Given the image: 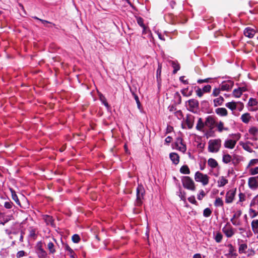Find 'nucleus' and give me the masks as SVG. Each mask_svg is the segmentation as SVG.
<instances>
[{"label":"nucleus","mask_w":258,"mask_h":258,"mask_svg":"<svg viewBox=\"0 0 258 258\" xmlns=\"http://www.w3.org/2000/svg\"><path fill=\"white\" fill-rule=\"evenodd\" d=\"M221 146V139L210 140L208 142V151L211 153H217L219 151Z\"/></svg>","instance_id":"1"},{"label":"nucleus","mask_w":258,"mask_h":258,"mask_svg":"<svg viewBox=\"0 0 258 258\" xmlns=\"http://www.w3.org/2000/svg\"><path fill=\"white\" fill-rule=\"evenodd\" d=\"M183 186L184 188L191 190H195V183L189 176H183L181 179Z\"/></svg>","instance_id":"2"},{"label":"nucleus","mask_w":258,"mask_h":258,"mask_svg":"<svg viewBox=\"0 0 258 258\" xmlns=\"http://www.w3.org/2000/svg\"><path fill=\"white\" fill-rule=\"evenodd\" d=\"M195 179L197 182H201L203 185H206L209 183V177L207 175L197 171L195 175Z\"/></svg>","instance_id":"3"},{"label":"nucleus","mask_w":258,"mask_h":258,"mask_svg":"<svg viewBox=\"0 0 258 258\" xmlns=\"http://www.w3.org/2000/svg\"><path fill=\"white\" fill-rule=\"evenodd\" d=\"M222 230L227 238L232 237L236 231V230L232 227L229 223H227L222 228Z\"/></svg>","instance_id":"4"},{"label":"nucleus","mask_w":258,"mask_h":258,"mask_svg":"<svg viewBox=\"0 0 258 258\" xmlns=\"http://www.w3.org/2000/svg\"><path fill=\"white\" fill-rule=\"evenodd\" d=\"M144 190L142 186H139L137 188V199L136 205L137 206H140L142 203V200L143 198Z\"/></svg>","instance_id":"5"},{"label":"nucleus","mask_w":258,"mask_h":258,"mask_svg":"<svg viewBox=\"0 0 258 258\" xmlns=\"http://www.w3.org/2000/svg\"><path fill=\"white\" fill-rule=\"evenodd\" d=\"M175 145L176 149L182 153H184L186 150V145L183 143L182 139L180 137L176 139Z\"/></svg>","instance_id":"6"},{"label":"nucleus","mask_w":258,"mask_h":258,"mask_svg":"<svg viewBox=\"0 0 258 258\" xmlns=\"http://www.w3.org/2000/svg\"><path fill=\"white\" fill-rule=\"evenodd\" d=\"M198 106V101L194 99L189 100L186 103V107H187V109L192 112H194L195 109H197Z\"/></svg>","instance_id":"7"},{"label":"nucleus","mask_w":258,"mask_h":258,"mask_svg":"<svg viewBox=\"0 0 258 258\" xmlns=\"http://www.w3.org/2000/svg\"><path fill=\"white\" fill-rule=\"evenodd\" d=\"M236 189H231L228 190L226 194L225 197V202L227 204L231 203L236 195Z\"/></svg>","instance_id":"8"},{"label":"nucleus","mask_w":258,"mask_h":258,"mask_svg":"<svg viewBox=\"0 0 258 258\" xmlns=\"http://www.w3.org/2000/svg\"><path fill=\"white\" fill-rule=\"evenodd\" d=\"M248 184L250 188L255 190L258 187V176L249 178Z\"/></svg>","instance_id":"9"},{"label":"nucleus","mask_w":258,"mask_h":258,"mask_svg":"<svg viewBox=\"0 0 258 258\" xmlns=\"http://www.w3.org/2000/svg\"><path fill=\"white\" fill-rule=\"evenodd\" d=\"M233 85L234 83L233 81L228 80L226 82H223L221 85L220 88L222 91H229L232 89Z\"/></svg>","instance_id":"10"},{"label":"nucleus","mask_w":258,"mask_h":258,"mask_svg":"<svg viewBox=\"0 0 258 258\" xmlns=\"http://www.w3.org/2000/svg\"><path fill=\"white\" fill-rule=\"evenodd\" d=\"M228 247H229V251L228 253L225 254V256L227 258H236L237 254L235 252L236 250L233 246L231 244H229L228 245Z\"/></svg>","instance_id":"11"},{"label":"nucleus","mask_w":258,"mask_h":258,"mask_svg":"<svg viewBox=\"0 0 258 258\" xmlns=\"http://www.w3.org/2000/svg\"><path fill=\"white\" fill-rule=\"evenodd\" d=\"M215 123V120L214 117L212 116H208L205 120V125L210 128L213 129L214 125Z\"/></svg>","instance_id":"12"},{"label":"nucleus","mask_w":258,"mask_h":258,"mask_svg":"<svg viewBox=\"0 0 258 258\" xmlns=\"http://www.w3.org/2000/svg\"><path fill=\"white\" fill-rule=\"evenodd\" d=\"M255 29L250 27L246 28L244 31V35L246 37H248L249 38H252L255 35Z\"/></svg>","instance_id":"13"},{"label":"nucleus","mask_w":258,"mask_h":258,"mask_svg":"<svg viewBox=\"0 0 258 258\" xmlns=\"http://www.w3.org/2000/svg\"><path fill=\"white\" fill-rule=\"evenodd\" d=\"M236 144V141L232 140V139H228L226 140L224 144V146L225 148L228 149H233Z\"/></svg>","instance_id":"14"},{"label":"nucleus","mask_w":258,"mask_h":258,"mask_svg":"<svg viewBox=\"0 0 258 258\" xmlns=\"http://www.w3.org/2000/svg\"><path fill=\"white\" fill-rule=\"evenodd\" d=\"M194 116L190 114H188L186 116L185 119V123L187 124L189 129L193 127L194 123Z\"/></svg>","instance_id":"15"},{"label":"nucleus","mask_w":258,"mask_h":258,"mask_svg":"<svg viewBox=\"0 0 258 258\" xmlns=\"http://www.w3.org/2000/svg\"><path fill=\"white\" fill-rule=\"evenodd\" d=\"M215 112L221 116H226L228 114L227 110L225 108H218L216 109Z\"/></svg>","instance_id":"16"},{"label":"nucleus","mask_w":258,"mask_h":258,"mask_svg":"<svg viewBox=\"0 0 258 258\" xmlns=\"http://www.w3.org/2000/svg\"><path fill=\"white\" fill-rule=\"evenodd\" d=\"M170 158L174 164H177L179 161V156L175 153L170 154Z\"/></svg>","instance_id":"17"},{"label":"nucleus","mask_w":258,"mask_h":258,"mask_svg":"<svg viewBox=\"0 0 258 258\" xmlns=\"http://www.w3.org/2000/svg\"><path fill=\"white\" fill-rule=\"evenodd\" d=\"M251 228L253 232L255 234H258V220H253L251 222Z\"/></svg>","instance_id":"18"},{"label":"nucleus","mask_w":258,"mask_h":258,"mask_svg":"<svg viewBox=\"0 0 258 258\" xmlns=\"http://www.w3.org/2000/svg\"><path fill=\"white\" fill-rule=\"evenodd\" d=\"M43 219L47 225H53V219L52 217L50 216L45 215L43 216Z\"/></svg>","instance_id":"19"},{"label":"nucleus","mask_w":258,"mask_h":258,"mask_svg":"<svg viewBox=\"0 0 258 258\" xmlns=\"http://www.w3.org/2000/svg\"><path fill=\"white\" fill-rule=\"evenodd\" d=\"M224 101V99L223 97L220 96L213 100L214 106L215 107L222 105Z\"/></svg>","instance_id":"20"},{"label":"nucleus","mask_w":258,"mask_h":258,"mask_svg":"<svg viewBox=\"0 0 258 258\" xmlns=\"http://www.w3.org/2000/svg\"><path fill=\"white\" fill-rule=\"evenodd\" d=\"M205 125V122H204L201 118H199L196 125V128L198 131H202Z\"/></svg>","instance_id":"21"},{"label":"nucleus","mask_w":258,"mask_h":258,"mask_svg":"<svg viewBox=\"0 0 258 258\" xmlns=\"http://www.w3.org/2000/svg\"><path fill=\"white\" fill-rule=\"evenodd\" d=\"M228 183V180L226 179L224 177L221 176L220 177L218 181V185L219 187L224 186L225 184Z\"/></svg>","instance_id":"22"},{"label":"nucleus","mask_w":258,"mask_h":258,"mask_svg":"<svg viewBox=\"0 0 258 258\" xmlns=\"http://www.w3.org/2000/svg\"><path fill=\"white\" fill-rule=\"evenodd\" d=\"M225 106L229 109L233 111L237 108V103L234 101L228 102L225 104Z\"/></svg>","instance_id":"23"},{"label":"nucleus","mask_w":258,"mask_h":258,"mask_svg":"<svg viewBox=\"0 0 258 258\" xmlns=\"http://www.w3.org/2000/svg\"><path fill=\"white\" fill-rule=\"evenodd\" d=\"M208 164L212 168H216L218 166V162L213 158H210L208 160Z\"/></svg>","instance_id":"24"},{"label":"nucleus","mask_w":258,"mask_h":258,"mask_svg":"<svg viewBox=\"0 0 258 258\" xmlns=\"http://www.w3.org/2000/svg\"><path fill=\"white\" fill-rule=\"evenodd\" d=\"M38 258H46L47 254L46 251L43 249L36 251Z\"/></svg>","instance_id":"25"},{"label":"nucleus","mask_w":258,"mask_h":258,"mask_svg":"<svg viewBox=\"0 0 258 258\" xmlns=\"http://www.w3.org/2000/svg\"><path fill=\"white\" fill-rule=\"evenodd\" d=\"M47 248L49 250V253L53 254L55 252L54 245L52 242H49L47 245Z\"/></svg>","instance_id":"26"},{"label":"nucleus","mask_w":258,"mask_h":258,"mask_svg":"<svg viewBox=\"0 0 258 258\" xmlns=\"http://www.w3.org/2000/svg\"><path fill=\"white\" fill-rule=\"evenodd\" d=\"M171 65H172V67L174 68V70L173 71V73L174 74H175L180 69L179 64L177 62H175L174 61H171Z\"/></svg>","instance_id":"27"},{"label":"nucleus","mask_w":258,"mask_h":258,"mask_svg":"<svg viewBox=\"0 0 258 258\" xmlns=\"http://www.w3.org/2000/svg\"><path fill=\"white\" fill-rule=\"evenodd\" d=\"M11 191L12 194V199L15 201L18 205H20V202L18 198L17 195L16 194V192L12 189H11Z\"/></svg>","instance_id":"28"},{"label":"nucleus","mask_w":258,"mask_h":258,"mask_svg":"<svg viewBox=\"0 0 258 258\" xmlns=\"http://www.w3.org/2000/svg\"><path fill=\"white\" fill-rule=\"evenodd\" d=\"M180 172L182 174H189L190 173L189 169L187 165H183L181 166L180 169Z\"/></svg>","instance_id":"29"},{"label":"nucleus","mask_w":258,"mask_h":258,"mask_svg":"<svg viewBox=\"0 0 258 258\" xmlns=\"http://www.w3.org/2000/svg\"><path fill=\"white\" fill-rule=\"evenodd\" d=\"M247 248V245L246 243H243L239 245L238 252L240 253H244L246 252L245 250Z\"/></svg>","instance_id":"30"},{"label":"nucleus","mask_w":258,"mask_h":258,"mask_svg":"<svg viewBox=\"0 0 258 258\" xmlns=\"http://www.w3.org/2000/svg\"><path fill=\"white\" fill-rule=\"evenodd\" d=\"M217 127L218 128V131L219 132H222L223 130L228 131V128L227 127H224V123L222 121H220L217 124Z\"/></svg>","instance_id":"31"},{"label":"nucleus","mask_w":258,"mask_h":258,"mask_svg":"<svg viewBox=\"0 0 258 258\" xmlns=\"http://www.w3.org/2000/svg\"><path fill=\"white\" fill-rule=\"evenodd\" d=\"M250 117L249 113H245L241 115V118L243 122L248 123L249 121Z\"/></svg>","instance_id":"32"},{"label":"nucleus","mask_w":258,"mask_h":258,"mask_svg":"<svg viewBox=\"0 0 258 258\" xmlns=\"http://www.w3.org/2000/svg\"><path fill=\"white\" fill-rule=\"evenodd\" d=\"M232 157L229 154H225L223 156L222 161L225 163H228L231 160Z\"/></svg>","instance_id":"33"},{"label":"nucleus","mask_w":258,"mask_h":258,"mask_svg":"<svg viewBox=\"0 0 258 258\" xmlns=\"http://www.w3.org/2000/svg\"><path fill=\"white\" fill-rule=\"evenodd\" d=\"M137 23L141 27H142L143 28V33H145L146 28L144 24L143 19L141 17L138 18H137Z\"/></svg>","instance_id":"34"},{"label":"nucleus","mask_w":258,"mask_h":258,"mask_svg":"<svg viewBox=\"0 0 258 258\" xmlns=\"http://www.w3.org/2000/svg\"><path fill=\"white\" fill-rule=\"evenodd\" d=\"M230 221L232 223V224L235 226H239L242 224V222L239 218L235 219H230Z\"/></svg>","instance_id":"35"},{"label":"nucleus","mask_w":258,"mask_h":258,"mask_svg":"<svg viewBox=\"0 0 258 258\" xmlns=\"http://www.w3.org/2000/svg\"><path fill=\"white\" fill-rule=\"evenodd\" d=\"M242 94V93L239 88L234 89L233 91V95L236 98H239Z\"/></svg>","instance_id":"36"},{"label":"nucleus","mask_w":258,"mask_h":258,"mask_svg":"<svg viewBox=\"0 0 258 258\" xmlns=\"http://www.w3.org/2000/svg\"><path fill=\"white\" fill-rule=\"evenodd\" d=\"M222 238H223L222 234L220 232H217L214 238H215V241L217 242L220 243L221 241Z\"/></svg>","instance_id":"37"},{"label":"nucleus","mask_w":258,"mask_h":258,"mask_svg":"<svg viewBox=\"0 0 258 258\" xmlns=\"http://www.w3.org/2000/svg\"><path fill=\"white\" fill-rule=\"evenodd\" d=\"M214 205L216 207H221L223 205V202L221 198H216Z\"/></svg>","instance_id":"38"},{"label":"nucleus","mask_w":258,"mask_h":258,"mask_svg":"<svg viewBox=\"0 0 258 258\" xmlns=\"http://www.w3.org/2000/svg\"><path fill=\"white\" fill-rule=\"evenodd\" d=\"M27 255V253L24 250L19 251L16 254L17 258H21L24 256H26Z\"/></svg>","instance_id":"39"},{"label":"nucleus","mask_w":258,"mask_h":258,"mask_svg":"<svg viewBox=\"0 0 258 258\" xmlns=\"http://www.w3.org/2000/svg\"><path fill=\"white\" fill-rule=\"evenodd\" d=\"M99 98H100V100L103 103V104L107 108H108L109 107V105H108V103H107V101L106 100L105 97L103 95L101 94V95H100Z\"/></svg>","instance_id":"40"},{"label":"nucleus","mask_w":258,"mask_h":258,"mask_svg":"<svg viewBox=\"0 0 258 258\" xmlns=\"http://www.w3.org/2000/svg\"><path fill=\"white\" fill-rule=\"evenodd\" d=\"M212 213V211L210 208H207L204 210L203 215L205 217H209Z\"/></svg>","instance_id":"41"},{"label":"nucleus","mask_w":258,"mask_h":258,"mask_svg":"<svg viewBox=\"0 0 258 258\" xmlns=\"http://www.w3.org/2000/svg\"><path fill=\"white\" fill-rule=\"evenodd\" d=\"M249 215L251 218H254L258 215V212H256L252 209H250Z\"/></svg>","instance_id":"42"},{"label":"nucleus","mask_w":258,"mask_h":258,"mask_svg":"<svg viewBox=\"0 0 258 258\" xmlns=\"http://www.w3.org/2000/svg\"><path fill=\"white\" fill-rule=\"evenodd\" d=\"M242 214V212L240 210L237 211L236 213H234L233 217L231 219H238L240 218Z\"/></svg>","instance_id":"43"},{"label":"nucleus","mask_w":258,"mask_h":258,"mask_svg":"<svg viewBox=\"0 0 258 258\" xmlns=\"http://www.w3.org/2000/svg\"><path fill=\"white\" fill-rule=\"evenodd\" d=\"M257 101L256 99L253 98H250L248 101V105L250 106H255L257 104Z\"/></svg>","instance_id":"44"},{"label":"nucleus","mask_w":258,"mask_h":258,"mask_svg":"<svg viewBox=\"0 0 258 258\" xmlns=\"http://www.w3.org/2000/svg\"><path fill=\"white\" fill-rule=\"evenodd\" d=\"M72 239L73 241L75 243H78L80 240V238L79 235L78 234H74L73 235L72 237Z\"/></svg>","instance_id":"45"},{"label":"nucleus","mask_w":258,"mask_h":258,"mask_svg":"<svg viewBox=\"0 0 258 258\" xmlns=\"http://www.w3.org/2000/svg\"><path fill=\"white\" fill-rule=\"evenodd\" d=\"M35 249H36V251L39 250L43 249V243L41 241H39L37 243L36 247H35Z\"/></svg>","instance_id":"46"},{"label":"nucleus","mask_w":258,"mask_h":258,"mask_svg":"<svg viewBox=\"0 0 258 258\" xmlns=\"http://www.w3.org/2000/svg\"><path fill=\"white\" fill-rule=\"evenodd\" d=\"M13 203L11 201L6 202L4 203V207L6 209H11L13 207Z\"/></svg>","instance_id":"47"},{"label":"nucleus","mask_w":258,"mask_h":258,"mask_svg":"<svg viewBox=\"0 0 258 258\" xmlns=\"http://www.w3.org/2000/svg\"><path fill=\"white\" fill-rule=\"evenodd\" d=\"M220 90H221V88H215L213 91L212 95L214 97L218 96L220 93Z\"/></svg>","instance_id":"48"},{"label":"nucleus","mask_w":258,"mask_h":258,"mask_svg":"<svg viewBox=\"0 0 258 258\" xmlns=\"http://www.w3.org/2000/svg\"><path fill=\"white\" fill-rule=\"evenodd\" d=\"M204 93L210 92L211 90V86L210 85H207L202 89Z\"/></svg>","instance_id":"49"},{"label":"nucleus","mask_w":258,"mask_h":258,"mask_svg":"<svg viewBox=\"0 0 258 258\" xmlns=\"http://www.w3.org/2000/svg\"><path fill=\"white\" fill-rule=\"evenodd\" d=\"M133 95L134 98L136 101V103L138 105V108L140 109V107H141V103L140 102L139 98L138 96L136 94H135L134 93H133Z\"/></svg>","instance_id":"50"},{"label":"nucleus","mask_w":258,"mask_h":258,"mask_svg":"<svg viewBox=\"0 0 258 258\" xmlns=\"http://www.w3.org/2000/svg\"><path fill=\"white\" fill-rule=\"evenodd\" d=\"M34 19H36V20H39L40 21V22H41V23L45 26H46V25L47 24H49L50 23V22H49V21H47L46 20H42V19H39L38 18V17L35 16V17H33Z\"/></svg>","instance_id":"51"},{"label":"nucleus","mask_w":258,"mask_h":258,"mask_svg":"<svg viewBox=\"0 0 258 258\" xmlns=\"http://www.w3.org/2000/svg\"><path fill=\"white\" fill-rule=\"evenodd\" d=\"M196 92L197 95L199 97H201L203 95V94L204 93L203 91L199 88L196 91Z\"/></svg>","instance_id":"52"},{"label":"nucleus","mask_w":258,"mask_h":258,"mask_svg":"<svg viewBox=\"0 0 258 258\" xmlns=\"http://www.w3.org/2000/svg\"><path fill=\"white\" fill-rule=\"evenodd\" d=\"M257 132V130L256 128H255L254 127L250 128L249 130V133L253 136H254L256 134Z\"/></svg>","instance_id":"53"},{"label":"nucleus","mask_w":258,"mask_h":258,"mask_svg":"<svg viewBox=\"0 0 258 258\" xmlns=\"http://www.w3.org/2000/svg\"><path fill=\"white\" fill-rule=\"evenodd\" d=\"M239 196V202H242L245 201V195L242 192H240L238 195Z\"/></svg>","instance_id":"54"},{"label":"nucleus","mask_w":258,"mask_h":258,"mask_svg":"<svg viewBox=\"0 0 258 258\" xmlns=\"http://www.w3.org/2000/svg\"><path fill=\"white\" fill-rule=\"evenodd\" d=\"M211 78H207L205 79H199L198 80L197 82L199 84H201L203 83H208Z\"/></svg>","instance_id":"55"},{"label":"nucleus","mask_w":258,"mask_h":258,"mask_svg":"<svg viewBox=\"0 0 258 258\" xmlns=\"http://www.w3.org/2000/svg\"><path fill=\"white\" fill-rule=\"evenodd\" d=\"M250 173L251 175H254L258 173V167L250 169Z\"/></svg>","instance_id":"56"},{"label":"nucleus","mask_w":258,"mask_h":258,"mask_svg":"<svg viewBox=\"0 0 258 258\" xmlns=\"http://www.w3.org/2000/svg\"><path fill=\"white\" fill-rule=\"evenodd\" d=\"M205 196V192L203 190H202L201 191H200V194L198 195V200H201Z\"/></svg>","instance_id":"57"},{"label":"nucleus","mask_w":258,"mask_h":258,"mask_svg":"<svg viewBox=\"0 0 258 258\" xmlns=\"http://www.w3.org/2000/svg\"><path fill=\"white\" fill-rule=\"evenodd\" d=\"M161 72V65L160 64H158V68L157 70V78L158 77L160 76Z\"/></svg>","instance_id":"58"},{"label":"nucleus","mask_w":258,"mask_h":258,"mask_svg":"<svg viewBox=\"0 0 258 258\" xmlns=\"http://www.w3.org/2000/svg\"><path fill=\"white\" fill-rule=\"evenodd\" d=\"M184 76H181L179 78V80L184 84H187L188 83L187 80L184 79Z\"/></svg>","instance_id":"59"},{"label":"nucleus","mask_w":258,"mask_h":258,"mask_svg":"<svg viewBox=\"0 0 258 258\" xmlns=\"http://www.w3.org/2000/svg\"><path fill=\"white\" fill-rule=\"evenodd\" d=\"M188 200L190 203L192 204H196L197 203L194 197H190L188 198Z\"/></svg>","instance_id":"60"},{"label":"nucleus","mask_w":258,"mask_h":258,"mask_svg":"<svg viewBox=\"0 0 258 258\" xmlns=\"http://www.w3.org/2000/svg\"><path fill=\"white\" fill-rule=\"evenodd\" d=\"M239 89L240 90L241 92L243 93V92H245L247 90V86H244L242 87H239Z\"/></svg>","instance_id":"61"},{"label":"nucleus","mask_w":258,"mask_h":258,"mask_svg":"<svg viewBox=\"0 0 258 258\" xmlns=\"http://www.w3.org/2000/svg\"><path fill=\"white\" fill-rule=\"evenodd\" d=\"M172 138L168 136L165 139V142L166 143H169L171 142Z\"/></svg>","instance_id":"62"},{"label":"nucleus","mask_w":258,"mask_h":258,"mask_svg":"<svg viewBox=\"0 0 258 258\" xmlns=\"http://www.w3.org/2000/svg\"><path fill=\"white\" fill-rule=\"evenodd\" d=\"M257 162V159H252L250 161L249 164L250 165H253Z\"/></svg>","instance_id":"63"},{"label":"nucleus","mask_w":258,"mask_h":258,"mask_svg":"<svg viewBox=\"0 0 258 258\" xmlns=\"http://www.w3.org/2000/svg\"><path fill=\"white\" fill-rule=\"evenodd\" d=\"M193 258H202V256L201 254L197 253L194 255Z\"/></svg>","instance_id":"64"}]
</instances>
